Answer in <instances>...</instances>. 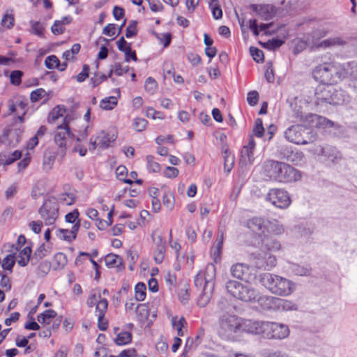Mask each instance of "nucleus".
Here are the masks:
<instances>
[{"instance_id":"1","label":"nucleus","mask_w":357,"mask_h":357,"mask_svg":"<svg viewBox=\"0 0 357 357\" xmlns=\"http://www.w3.org/2000/svg\"><path fill=\"white\" fill-rule=\"evenodd\" d=\"M248 323H254L252 320H243L238 316L229 312L219 316L218 333L222 338L231 340L241 332L251 334L248 330Z\"/></svg>"},{"instance_id":"2","label":"nucleus","mask_w":357,"mask_h":357,"mask_svg":"<svg viewBox=\"0 0 357 357\" xmlns=\"http://www.w3.org/2000/svg\"><path fill=\"white\" fill-rule=\"evenodd\" d=\"M264 169L267 177L278 182L289 183L301 178L296 169L281 162L267 160L264 163Z\"/></svg>"},{"instance_id":"3","label":"nucleus","mask_w":357,"mask_h":357,"mask_svg":"<svg viewBox=\"0 0 357 357\" xmlns=\"http://www.w3.org/2000/svg\"><path fill=\"white\" fill-rule=\"evenodd\" d=\"M248 330L252 335H261L267 339L281 340L289 335L287 325L276 322L254 321V323H248Z\"/></svg>"},{"instance_id":"4","label":"nucleus","mask_w":357,"mask_h":357,"mask_svg":"<svg viewBox=\"0 0 357 357\" xmlns=\"http://www.w3.org/2000/svg\"><path fill=\"white\" fill-rule=\"evenodd\" d=\"M260 281L272 294L280 296L290 295L295 289V286L291 281L269 273L261 275Z\"/></svg>"},{"instance_id":"5","label":"nucleus","mask_w":357,"mask_h":357,"mask_svg":"<svg viewBox=\"0 0 357 357\" xmlns=\"http://www.w3.org/2000/svg\"><path fill=\"white\" fill-rule=\"evenodd\" d=\"M227 291L234 298L244 302H256L259 292L249 284L230 280L226 283Z\"/></svg>"},{"instance_id":"6","label":"nucleus","mask_w":357,"mask_h":357,"mask_svg":"<svg viewBox=\"0 0 357 357\" xmlns=\"http://www.w3.org/2000/svg\"><path fill=\"white\" fill-rule=\"evenodd\" d=\"M70 115H66L62 124L56 128L54 133V141L58 146V154L63 156L66 154L70 141L75 138V135L71 132L69 123L71 120Z\"/></svg>"},{"instance_id":"7","label":"nucleus","mask_w":357,"mask_h":357,"mask_svg":"<svg viewBox=\"0 0 357 357\" xmlns=\"http://www.w3.org/2000/svg\"><path fill=\"white\" fill-rule=\"evenodd\" d=\"M215 268L213 264H209L206 266V275L205 276V284L202 292L197 299V305L205 307L210 301L215 286Z\"/></svg>"},{"instance_id":"8","label":"nucleus","mask_w":357,"mask_h":357,"mask_svg":"<svg viewBox=\"0 0 357 357\" xmlns=\"http://www.w3.org/2000/svg\"><path fill=\"white\" fill-rule=\"evenodd\" d=\"M313 79L322 84H335L333 61L316 66L312 71Z\"/></svg>"},{"instance_id":"9","label":"nucleus","mask_w":357,"mask_h":357,"mask_svg":"<svg viewBox=\"0 0 357 357\" xmlns=\"http://www.w3.org/2000/svg\"><path fill=\"white\" fill-rule=\"evenodd\" d=\"M40 218L46 225H53L59 216L58 204L54 199H48L38 210Z\"/></svg>"},{"instance_id":"10","label":"nucleus","mask_w":357,"mask_h":357,"mask_svg":"<svg viewBox=\"0 0 357 357\" xmlns=\"http://www.w3.org/2000/svg\"><path fill=\"white\" fill-rule=\"evenodd\" d=\"M266 200L280 208H287L291 204L289 194L281 189L270 190L266 195Z\"/></svg>"},{"instance_id":"11","label":"nucleus","mask_w":357,"mask_h":357,"mask_svg":"<svg viewBox=\"0 0 357 357\" xmlns=\"http://www.w3.org/2000/svg\"><path fill=\"white\" fill-rule=\"evenodd\" d=\"M115 140L114 135H110L104 130H101L93 135L89 139V150H95L97 147L104 149L109 146L110 143Z\"/></svg>"},{"instance_id":"12","label":"nucleus","mask_w":357,"mask_h":357,"mask_svg":"<svg viewBox=\"0 0 357 357\" xmlns=\"http://www.w3.org/2000/svg\"><path fill=\"white\" fill-rule=\"evenodd\" d=\"M306 129L301 125L291 126L284 132L287 140L296 144H306L307 142L303 139V134Z\"/></svg>"},{"instance_id":"13","label":"nucleus","mask_w":357,"mask_h":357,"mask_svg":"<svg viewBox=\"0 0 357 357\" xmlns=\"http://www.w3.org/2000/svg\"><path fill=\"white\" fill-rule=\"evenodd\" d=\"M310 151L318 156H324L326 160L331 162H335L341 158L340 153L336 148L331 146L325 147L315 146L310 149Z\"/></svg>"},{"instance_id":"14","label":"nucleus","mask_w":357,"mask_h":357,"mask_svg":"<svg viewBox=\"0 0 357 357\" xmlns=\"http://www.w3.org/2000/svg\"><path fill=\"white\" fill-rule=\"evenodd\" d=\"M332 85L322 84L318 86L314 92L315 103L317 105H331Z\"/></svg>"},{"instance_id":"15","label":"nucleus","mask_w":357,"mask_h":357,"mask_svg":"<svg viewBox=\"0 0 357 357\" xmlns=\"http://www.w3.org/2000/svg\"><path fill=\"white\" fill-rule=\"evenodd\" d=\"M268 221L261 218H253L248 220L247 226L254 233L264 236L268 227Z\"/></svg>"},{"instance_id":"16","label":"nucleus","mask_w":357,"mask_h":357,"mask_svg":"<svg viewBox=\"0 0 357 357\" xmlns=\"http://www.w3.org/2000/svg\"><path fill=\"white\" fill-rule=\"evenodd\" d=\"M107 307L108 302L107 299L100 300L96 306V312L98 316V325L100 331H105L108 326L107 321L105 319Z\"/></svg>"},{"instance_id":"17","label":"nucleus","mask_w":357,"mask_h":357,"mask_svg":"<svg viewBox=\"0 0 357 357\" xmlns=\"http://www.w3.org/2000/svg\"><path fill=\"white\" fill-rule=\"evenodd\" d=\"M231 275L241 280H248L250 277V267L244 263H236L230 268Z\"/></svg>"},{"instance_id":"18","label":"nucleus","mask_w":357,"mask_h":357,"mask_svg":"<svg viewBox=\"0 0 357 357\" xmlns=\"http://www.w3.org/2000/svg\"><path fill=\"white\" fill-rule=\"evenodd\" d=\"M278 298L271 296H258L256 302L263 310L277 312Z\"/></svg>"},{"instance_id":"19","label":"nucleus","mask_w":357,"mask_h":357,"mask_svg":"<svg viewBox=\"0 0 357 357\" xmlns=\"http://www.w3.org/2000/svg\"><path fill=\"white\" fill-rule=\"evenodd\" d=\"M254 257L256 259L255 264L256 266L258 268H272L275 266L276 259L274 256L264 254L261 255V253L254 254Z\"/></svg>"},{"instance_id":"20","label":"nucleus","mask_w":357,"mask_h":357,"mask_svg":"<svg viewBox=\"0 0 357 357\" xmlns=\"http://www.w3.org/2000/svg\"><path fill=\"white\" fill-rule=\"evenodd\" d=\"M335 84L348 78V62L340 63L333 61Z\"/></svg>"},{"instance_id":"21","label":"nucleus","mask_w":357,"mask_h":357,"mask_svg":"<svg viewBox=\"0 0 357 357\" xmlns=\"http://www.w3.org/2000/svg\"><path fill=\"white\" fill-rule=\"evenodd\" d=\"M80 227V221L78 220L71 228L70 230L67 229H58L56 235L60 239L71 242L76 238L77 234Z\"/></svg>"},{"instance_id":"22","label":"nucleus","mask_w":357,"mask_h":357,"mask_svg":"<svg viewBox=\"0 0 357 357\" xmlns=\"http://www.w3.org/2000/svg\"><path fill=\"white\" fill-rule=\"evenodd\" d=\"M332 91L331 105H343L350 102V96L342 89L332 86Z\"/></svg>"},{"instance_id":"23","label":"nucleus","mask_w":357,"mask_h":357,"mask_svg":"<svg viewBox=\"0 0 357 357\" xmlns=\"http://www.w3.org/2000/svg\"><path fill=\"white\" fill-rule=\"evenodd\" d=\"M347 44L346 40L340 37H333L321 40L314 45L317 49H327L335 46H344Z\"/></svg>"},{"instance_id":"24","label":"nucleus","mask_w":357,"mask_h":357,"mask_svg":"<svg viewBox=\"0 0 357 357\" xmlns=\"http://www.w3.org/2000/svg\"><path fill=\"white\" fill-rule=\"evenodd\" d=\"M22 132L18 129H12L8 130L4 134L3 142L10 146H15L21 139Z\"/></svg>"},{"instance_id":"25","label":"nucleus","mask_w":357,"mask_h":357,"mask_svg":"<svg viewBox=\"0 0 357 357\" xmlns=\"http://www.w3.org/2000/svg\"><path fill=\"white\" fill-rule=\"evenodd\" d=\"M50 254V248L45 243H42L34 252L31 259L32 264H36L43 258L48 256Z\"/></svg>"},{"instance_id":"26","label":"nucleus","mask_w":357,"mask_h":357,"mask_svg":"<svg viewBox=\"0 0 357 357\" xmlns=\"http://www.w3.org/2000/svg\"><path fill=\"white\" fill-rule=\"evenodd\" d=\"M105 262L108 268L116 267L121 270L123 267V259L121 257L115 254H108L105 257Z\"/></svg>"},{"instance_id":"27","label":"nucleus","mask_w":357,"mask_h":357,"mask_svg":"<svg viewBox=\"0 0 357 357\" xmlns=\"http://www.w3.org/2000/svg\"><path fill=\"white\" fill-rule=\"evenodd\" d=\"M262 246L268 250V251H278L280 249V243L276 239L272 237H269L268 234H266L261 239Z\"/></svg>"},{"instance_id":"28","label":"nucleus","mask_w":357,"mask_h":357,"mask_svg":"<svg viewBox=\"0 0 357 357\" xmlns=\"http://www.w3.org/2000/svg\"><path fill=\"white\" fill-rule=\"evenodd\" d=\"M277 312H287L297 310L296 304L289 300L278 298Z\"/></svg>"},{"instance_id":"29","label":"nucleus","mask_w":357,"mask_h":357,"mask_svg":"<svg viewBox=\"0 0 357 357\" xmlns=\"http://www.w3.org/2000/svg\"><path fill=\"white\" fill-rule=\"evenodd\" d=\"M254 160L253 150L250 149L245 146H243L241 151V156L239 164L241 166H245L248 164H251Z\"/></svg>"},{"instance_id":"30","label":"nucleus","mask_w":357,"mask_h":357,"mask_svg":"<svg viewBox=\"0 0 357 357\" xmlns=\"http://www.w3.org/2000/svg\"><path fill=\"white\" fill-rule=\"evenodd\" d=\"M66 113V108L62 105H57L50 112L47 121L50 123H54L59 118L63 116Z\"/></svg>"},{"instance_id":"31","label":"nucleus","mask_w":357,"mask_h":357,"mask_svg":"<svg viewBox=\"0 0 357 357\" xmlns=\"http://www.w3.org/2000/svg\"><path fill=\"white\" fill-rule=\"evenodd\" d=\"M348 78L354 87L357 83V61H348Z\"/></svg>"},{"instance_id":"32","label":"nucleus","mask_w":357,"mask_h":357,"mask_svg":"<svg viewBox=\"0 0 357 357\" xmlns=\"http://www.w3.org/2000/svg\"><path fill=\"white\" fill-rule=\"evenodd\" d=\"M56 158L55 153L51 151H45L44 153L43 167L45 172L52 169Z\"/></svg>"},{"instance_id":"33","label":"nucleus","mask_w":357,"mask_h":357,"mask_svg":"<svg viewBox=\"0 0 357 357\" xmlns=\"http://www.w3.org/2000/svg\"><path fill=\"white\" fill-rule=\"evenodd\" d=\"M31 249L29 247H25L19 253L20 259L17 261V264L24 267L27 265L29 260L31 259Z\"/></svg>"},{"instance_id":"34","label":"nucleus","mask_w":357,"mask_h":357,"mask_svg":"<svg viewBox=\"0 0 357 357\" xmlns=\"http://www.w3.org/2000/svg\"><path fill=\"white\" fill-rule=\"evenodd\" d=\"M56 315V312L53 310H47L37 317L39 323L43 324H50L52 319Z\"/></svg>"},{"instance_id":"35","label":"nucleus","mask_w":357,"mask_h":357,"mask_svg":"<svg viewBox=\"0 0 357 357\" xmlns=\"http://www.w3.org/2000/svg\"><path fill=\"white\" fill-rule=\"evenodd\" d=\"M117 98L109 96L103 98L100 102V107L105 110H111L117 105Z\"/></svg>"},{"instance_id":"36","label":"nucleus","mask_w":357,"mask_h":357,"mask_svg":"<svg viewBox=\"0 0 357 357\" xmlns=\"http://www.w3.org/2000/svg\"><path fill=\"white\" fill-rule=\"evenodd\" d=\"M135 312L139 321H144L149 317L148 307L145 304H137L135 307Z\"/></svg>"},{"instance_id":"37","label":"nucleus","mask_w":357,"mask_h":357,"mask_svg":"<svg viewBox=\"0 0 357 357\" xmlns=\"http://www.w3.org/2000/svg\"><path fill=\"white\" fill-rule=\"evenodd\" d=\"M268 227H267L266 234H273L276 235L281 234L284 232V227L277 221H268Z\"/></svg>"},{"instance_id":"38","label":"nucleus","mask_w":357,"mask_h":357,"mask_svg":"<svg viewBox=\"0 0 357 357\" xmlns=\"http://www.w3.org/2000/svg\"><path fill=\"white\" fill-rule=\"evenodd\" d=\"M50 269V262L47 260L42 261L37 268L36 274L40 278H44L45 275L48 274Z\"/></svg>"},{"instance_id":"39","label":"nucleus","mask_w":357,"mask_h":357,"mask_svg":"<svg viewBox=\"0 0 357 357\" xmlns=\"http://www.w3.org/2000/svg\"><path fill=\"white\" fill-rule=\"evenodd\" d=\"M31 31L32 34L36 35L38 37H43L44 25L38 21H30Z\"/></svg>"},{"instance_id":"40","label":"nucleus","mask_w":357,"mask_h":357,"mask_svg":"<svg viewBox=\"0 0 357 357\" xmlns=\"http://www.w3.org/2000/svg\"><path fill=\"white\" fill-rule=\"evenodd\" d=\"M132 340V335L130 332H121L119 333L116 339L115 342L118 345H124L128 344Z\"/></svg>"},{"instance_id":"41","label":"nucleus","mask_w":357,"mask_h":357,"mask_svg":"<svg viewBox=\"0 0 357 357\" xmlns=\"http://www.w3.org/2000/svg\"><path fill=\"white\" fill-rule=\"evenodd\" d=\"M54 261L56 264L54 269L63 268L67 264V257L62 252H58L54 257Z\"/></svg>"},{"instance_id":"42","label":"nucleus","mask_w":357,"mask_h":357,"mask_svg":"<svg viewBox=\"0 0 357 357\" xmlns=\"http://www.w3.org/2000/svg\"><path fill=\"white\" fill-rule=\"evenodd\" d=\"M209 7L212 11L213 17L215 20H219L222 16V11L219 5L218 0H211L209 3Z\"/></svg>"},{"instance_id":"43","label":"nucleus","mask_w":357,"mask_h":357,"mask_svg":"<svg viewBox=\"0 0 357 357\" xmlns=\"http://www.w3.org/2000/svg\"><path fill=\"white\" fill-rule=\"evenodd\" d=\"M135 300L137 301H142L146 298V285L142 282L136 284L135 288Z\"/></svg>"},{"instance_id":"44","label":"nucleus","mask_w":357,"mask_h":357,"mask_svg":"<svg viewBox=\"0 0 357 357\" xmlns=\"http://www.w3.org/2000/svg\"><path fill=\"white\" fill-rule=\"evenodd\" d=\"M151 238L155 248L166 245V241L163 239L162 233L159 230L156 229L153 231L151 235Z\"/></svg>"},{"instance_id":"45","label":"nucleus","mask_w":357,"mask_h":357,"mask_svg":"<svg viewBox=\"0 0 357 357\" xmlns=\"http://www.w3.org/2000/svg\"><path fill=\"white\" fill-rule=\"evenodd\" d=\"M166 245L155 247L153 252V258L157 264L162 262L165 255Z\"/></svg>"},{"instance_id":"46","label":"nucleus","mask_w":357,"mask_h":357,"mask_svg":"<svg viewBox=\"0 0 357 357\" xmlns=\"http://www.w3.org/2000/svg\"><path fill=\"white\" fill-rule=\"evenodd\" d=\"M15 257L13 255H8L6 257L3 258L1 264V266L4 270L9 271L10 273L12 272L13 267L15 265Z\"/></svg>"},{"instance_id":"47","label":"nucleus","mask_w":357,"mask_h":357,"mask_svg":"<svg viewBox=\"0 0 357 357\" xmlns=\"http://www.w3.org/2000/svg\"><path fill=\"white\" fill-rule=\"evenodd\" d=\"M176 317H173L172 320V324L174 328L177 331V334L178 336L183 335V328L184 325L186 324V321L183 317L180 318L178 321L176 320Z\"/></svg>"},{"instance_id":"48","label":"nucleus","mask_w":357,"mask_h":357,"mask_svg":"<svg viewBox=\"0 0 357 357\" xmlns=\"http://www.w3.org/2000/svg\"><path fill=\"white\" fill-rule=\"evenodd\" d=\"M224 240V232L222 230L218 231V235L216 239V244L213 246V254L219 255L222 248Z\"/></svg>"},{"instance_id":"49","label":"nucleus","mask_w":357,"mask_h":357,"mask_svg":"<svg viewBox=\"0 0 357 357\" xmlns=\"http://www.w3.org/2000/svg\"><path fill=\"white\" fill-rule=\"evenodd\" d=\"M224 158H225V169L227 172H229L234 165V157L227 151L224 153Z\"/></svg>"},{"instance_id":"50","label":"nucleus","mask_w":357,"mask_h":357,"mask_svg":"<svg viewBox=\"0 0 357 357\" xmlns=\"http://www.w3.org/2000/svg\"><path fill=\"white\" fill-rule=\"evenodd\" d=\"M23 72L21 70H13L10 75V81L13 85L19 86L22 82Z\"/></svg>"},{"instance_id":"51","label":"nucleus","mask_w":357,"mask_h":357,"mask_svg":"<svg viewBox=\"0 0 357 357\" xmlns=\"http://www.w3.org/2000/svg\"><path fill=\"white\" fill-rule=\"evenodd\" d=\"M148 121L144 118H135L133 121V128L137 132H142L145 130Z\"/></svg>"},{"instance_id":"52","label":"nucleus","mask_w":357,"mask_h":357,"mask_svg":"<svg viewBox=\"0 0 357 357\" xmlns=\"http://www.w3.org/2000/svg\"><path fill=\"white\" fill-rule=\"evenodd\" d=\"M162 203L169 210H172L174 205V197L172 193L167 192L162 197Z\"/></svg>"},{"instance_id":"53","label":"nucleus","mask_w":357,"mask_h":357,"mask_svg":"<svg viewBox=\"0 0 357 357\" xmlns=\"http://www.w3.org/2000/svg\"><path fill=\"white\" fill-rule=\"evenodd\" d=\"M250 52L251 56H252L253 59L257 62H262L264 59V52L262 50L255 47H250Z\"/></svg>"},{"instance_id":"54","label":"nucleus","mask_w":357,"mask_h":357,"mask_svg":"<svg viewBox=\"0 0 357 357\" xmlns=\"http://www.w3.org/2000/svg\"><path fill=\"white\" fill-rule=\"evenodd\" d=\"M60 202L65 205H71L75 201V197L73 192L63 193L59 197Z\"/></svg>"},{"instance_id":"55","label":"nucleus","mask_w":357,"mask_h":357,"mask_svg":"<svg viewBox=\"0 0 357 357\" xmlns=\"http://www.w3.org/2000/svg\"><path fill=\"white\" fill-rule=\"evenodd\" d=\"M59 65V60L55 55L48 56L45 60V66L48 69H54Z\"/></svg>"},{"instance_id":"56","label":"nucleus","mask_w":357,"mask_h":357,"mask_svg":"<svg viewBox=\"0 0 357 357\" xmlns=\"http://www.w3.org/2000/svg\"><path fill=\"white\" fill-rule=\"evenodd\" d=\"M14 21L13 15L6 12L1 20V24L3 26L10 29L14 25Z\"/></svg>"},{"instance_id":"57","label":"nucleus","mask_w":357,"mask_h":357,"mask_svg":"<svg viewBox=\"0 0 357 357\" xmlns=\"http://www.w3.org/2000/svg\"><path fill=\"white\" fill-rule=\"evenodd\" d=\"M144 88L147 92L152 94L157 89V82L153 78L149 77L145 81Z\"/></svg>"},{"instance_id":"58","label":"nucleus","mask_w":357,"mask_h":357,"mask_svg":"<svg viewBox=\"0 0 357 357\" xmlns=\"http://www.w3.org/2000/svg\"><path fill=\"white\" fill-rule=\"evenodd\" d=\"M46 93V91L42 89L39 88L31 93L30 99L32 102H38L40 100Z\"/></svg>"},{"instance_id":"59","label":"nucleus","mask_w":357,"mask_h":357,"mask_svg":"<svg viewBox=\"0 0 357 357\" xmlns=\"http://www.w3.org/2000/svg\"><path fill=\"white\" fill-rule=\"evenodd\" d=\"M264 132L262 120L257 119L255 121V127L253 128L254 135L257 137H262Z\"/></svg>"},{"instance_id":"60","label":"nucleus","mask_w":357,"mask_h":357,"mask_svg":"<svg viewBox=\"0 0 357 357\" xmlns=\"http://www.w3.org/2000/svg\"><path fill=\"white\" fill-rule=\"evenodd\" d=\"M146 160L148 163V168L153 172H158L160 169L159 163L154 161V158L152 155H147Z\"/></svg>"},{"instance_id":"61","label":"nucleus","mask_w":357,"mask_h":357,"mask_svg":"<svg viewBox=\"0 0 357 357\" xmlns=\"http://www.w3.org/2000/svg\"><path fill=\"white\" fill-rule=\"evenodd\" d=\"M101 299L102 298H101V295H100V292H98V294L92 293L87 298V301H86L87 305L90 307H93V305H96V307L97 304Z\"/></svg>"},{"instance_id":"62","label":"nucleus","mask_w":357,"mask_h":357,"mask_svg":"<svg viewBox=\"0 0 357 357\" xmlns=\"http://www.w3.org/2000/svg\"><path fill=\"white\" fill-rule=\"evenodd\" d=\"M155 36L165 47H167L171 42L172 35L170 33H157Z\"/></svg>"},{"instance_id":"63","label":"nucleus","mask_w":357,"mask_h":357,"mask_svg":"<svg viewBox=\"0 0 357 357\" xmlns=\"http://www.w3.org/2000/svg\"><path fill=\"white\" fill-rule=\"evenodd\" d=\"M137 33V22L132 21L131 23L127 26L126 31V38H129L135 36Z\"/></svg>"},{"instance_id":"64","label":"nucleus","mask_w":357,"mask_h":357,"mask_svg":"<svg viewBox=\"0 0 357 357\" xmlns=\"http://www.w3.org/2000/svg\"><path fill=\"white\" fill-rule=\"evenodd\" d=\"M259 99V93L256 91H251L248 93L247 101L251 106H255L257 104Z\"/></svg>"}]
</instances>
